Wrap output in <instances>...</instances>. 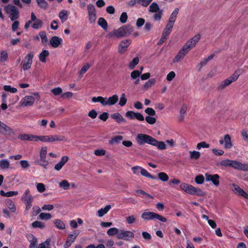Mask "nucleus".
<instances>
[{
	"mask_svg": "<svg viewBox=\"0 0 248 248\" xmlns=\"http://www.w3.org/2000/svg\"><path fill=\"white\" fill-rule=\"evenodd\" d=\"M59 18H60L62 23L64 22L67 20L68 16L67 12L66 11L62 10L59 13Z\"/></svg>",
	"mask_w": 248,
	"mask_h": 248,
	"instance_id": "nucleus-35",
	"label": "nucleus"
},
{
	"mask_svg": "<svg viewBox=\"0 0 248 248\" xmlns=\"http://www.w3.org/2000/svg\"><path fill=\"white\" fill-rule=\"evenodd\" d=\"M51 92L55 95H59L62 93V90L60 87H57L52 89Z\"/></svg>",
	"mask_w": 248,
	"mask_h": 248,
	"instance_id": "nucleus-61",
	"label": "nucleus"
},
{
	"mask_svg": "<svg viewBox=\"0 0 248 248\" xmlns=\"http://www.w3.org/2000/svg\"><path fill=\"white\" fill-rule=\"evenodd\" d=\"M49 55V51L47 50H43L39 55V59L42 62H46V58Z\"/></svg>",
	"mask_w": 248,
	"mask_h": 248,
	"instance_id": "nucleus-23",
	"label": "nucleus"
},
{
	"mask_svg": "<svg viewBox=\"0 0 248 248\" xmlns=\"http://www.w3.org/2000/svg\"><path fill=\"white\" fill-rule=\"evenodd\" d=\"M111 206L110 205H108L105 206L104 208H101L98 211V216L99 217H103L104 215L110 209Z\"/></svg>",
	"mask_w": 248,
	"mask_h": 248,
	"instance_id": "nucleus-32",
	"label": "nucleus"
},
{
	"mask_svg": "<svg viewBox=\"0 0 248 248\" xmlns=\"http://www.w3.org/2000/svg\"><path fill=\"white\" fill-rule=\"evenodd\" d=\"M141 217L143 219L145 220L157 219V220L163 222H166L167 221V219L165 217L157 213L152 212H143L141 214Z\"/></svg>",
	"mask_w": 248,
	"mask_h": 248,
	"instance_id": "nucleus-4",
	"label": "nucleus"
},
{
	"mask_svg": "<svg viewBox=\"0 0 248 248\" xmlns=\"http://www.w3.org/2000/svg\"><path fill=\"white\" fill-rule=\"evenodd\" d=\"M36 188L38 191L40 193L44 192L46 190L45 186L43 183L37 184Z\"/></svg>",
	"mask_w": 248,
	"mask_h": 248,
	"instance_id": "nucleus-62",
	"label": "nucleus"
},
{
	"mask_svg": "<svg viewBox=\"0 0 248 248\" xmlns=\"http://www.w3.org/2000/svg\"><path fill=\"white\" fill-rule=\"evenodd\" d=\"M163 10H160L159 11L157 12L154 15V19L155 20H160L163 15Z\"/></svg>",
	"mask_w": 248,
	"mask_h": 248,
	"instance_id": "nucleus-53",
	"label": "nucleus"
},
{
	"mask_svg": "<svg viewBox=\"0 0 248 248\" xmlns=\"http://www.w3.org/2000/svg\"><path fill=\"white\" fill-rule=\"evenodd\" d=\"M60 186L62 187L64 189L67 190L69 188L70 185L67 181L62 180L60 184Z\"/></svg>",
	"mask_w": 248,
	"mask_h": 248,
	"instance_id": "nucleus-52",
	"label": "nucleus"
},
{
	"mask_svg": "<svg viewBox=\"0 0 248 248\" xmlns=\"http://www.w3.org/2000/svg\"><path fill=\"white\" fill-rule=\"evenodd\" d=\"M7 12H10V17L11 21L18 18L19 13L17 7L12 5H8L5 7Z\"/></svg>",
	"mask_w": 248,
	"mask_h": 248,
	"instance_id": "nucleus-7",
	"label": "nucleus"
},
{
	"mask_svg": "<svg viewBox=\"0 0 248 248\" xmlns=\"http://www.w3.org/2000/svg\"><path fill=\"white\" fill-rule=\"evenodd\" d=\"M56 227L57 228L62 230L65 227L64 223L61 220L57 219L54 221Z\"/></svg>",
	"mask_w": 248,
	"mask_h": 248,
	"instance_id": "nucleus-37",
	"label": "nucleus"
},
{
	"mask_svg": "<svg viewBox=\"0 0 248 248\" xmlns=\"http://www.w3.org/2000/svg\"><path fill=\"white\" fill-rule=\"evenodd\" d=\"M8 56L7 52L5 50L1 51L0 52V61L1 62H4L8 60Z\"/></svg>",
	"mask_w": 248,
	"mask_h": 248,
	"instance_id": "nucleus-45",
	"label": "nucleus"
},
{
	"mask_svg": "<svg viewBox=\"0 0 248 248\" xmlns=\"http://www.w3.org/2000/svg\"><path fill=\"white\" fill-rule=\"evenodd\" d=\"M90 67V64L88 63H86L81 68L80 70L79 71V74L82 75L85 73L89 69Z\"/></svg>",
	"mask_w": 248,
	"mask_h": 248,
	"instance_id": "nucleus-59",
	"label": "nucleus"
},
{
	"mask_svg": "<svg viewBox=\"0 0 248 248\" xmlns=\"http://www.w3.org/2000/svg\"><path fill=\"white\" fill-rule=\"evenodd\" d=\"M97 24L101 27L104 30H107L108 27V24L106 19L103 17H100L97 21Z\"/></svg>",
	"mask_w": 248,
	"mask_h": 248,
	"instance_id": "nucleus-25",
	"label": "nucleus"
},
{
	"mask_svg": "<svg viewBox=\"0 0 248 248\" xmlns=\"http://www.w3.org/2000/svg\"><path fill=\"white\" fill-rule=\"evenodd\" d=\"M36 164L43 167L45 169L46 168V166L48 164V161L46 159V158H40V159L35 162Z\"/></svg>",
	"mask_w": 248,
	"mask_h": 248,
	"instance_id": "nucleus-29",
	"label": "nucleus"
},
{
	"mask_svg": "<svg viewBox=\"0 0 248 248\" xmlns=\"http://www.w3.org/2000/svg\"><path fill=\"white\" fill-rule=\"evenodd\" d=\"M48 136H36V141L40 140L44 142H48Z\"/></svg>",
	"mask_w": 248,
	"mask_h": 248,
	"instance_id": "nucleus-50",
	"label": "nucleus"
},
{
	"mask_svg": "<svg viewBox=\"0 0 248 248\" xmlns=\"http://www.w3.org/2000/svg\"><path fill=\"white\" fill-rule=\"evenodd\" d=\"M141 74V71L134 70L131 73V77L132 79H136L139 78Z\"/></svg>",
	"mask_w": 248,
	"mask_h": 248,
	"instance_id": "nucleus-54",
	"label": "nucleus"
},
{
	"mask_svg": "<svg viewBox=\"0 0 248 248\" xmlns=\"http://www.w3.org/2000/svg\"><path fill=\"white\" fill-rule=\"evenodd\" d=\"M28 240L30 242L29 248H36L37 239L33 235L30 234L27 236Z\"/></svg>",
	"mask_w": 248,
	"mask_h": 248,
	"instance_id": "nucleus-20",
	"label": "nucleus"
},
{
	"mask_svg": "<svg viewBox=\"0 0 248 248\" xmlns=\"http://www.w3.org/2000/svg\"><path fill=\"white\" fill-rule=\"evenodd\" d=\"M190 158L191 159H198L199 158L200 156V153L198 151H191L190 152Z\"/></svg>",
	"mask_w": 248,
	"mask_h": 248,
	"instance_id": "nucleus-49",
	"label": "nucleus"
},
{
	"mask_svg": "<svg viewBox=\"0 0 248 248\" xmlns=\"http://www.w3.org/2000/svg\"><path fill=\"white\" fill-rule=\"evenodd\" d=\"M21 200L22 202H26L27 201H33V197L31 194L30 190L29 188L26 189L21 198Z\"/></svg>",
	"mask_w": 248,
	"mask_h": 248,
	"instance_id": "nucleus-18",
	"label": "nucleus"
},
{
	"mask_svg": "<svg viewBox=\"0 0 248 248\" xmlns=\"http://www.w3.org/2000/svg\"><path fill=\"white\" fill-rule=\"evenodd\" d=\"M92 100L93 102H100L103 106H104L105 98L102 96L93 97Z\"/></svg>",
	"mask_w": 248,
	"mask_h": 248,
	"instance_id": "nucleus-46",
	"label": "nucleus"
},
{
	"mask_svg": "<svg viewBox=\"0 0 248 248\" xmlns=\"http://www.w3.org/2000/svg\"><path fill=\"white\" fill-rule=\"evenodd\" d=\"M242 72L243 70L242 69L236 70L231 76L225 79L220 83L217 87V90L218 91H221L226 87L229 86L232 82L237 80L240 75L242 74Z\"/></svg>",
	"mask_w": 248,
	"mask_h": 248,
	"instance_id": "nucleus-3",
	"label": "nucleus"
},
{
	"mask_svg": "<svg viewBox=\"0 0 248 248\" xmlns=\"http://www.w3.org/2000/svg\"><path fill=\"white\" fill-rule=\"evenodd\" d=\"M39 217L40 219L48 220L51 218L52 216L50 213H41L39 214Z\"/></svg>",
	"mask_w": 248,
	"mask_h": 248,
	"instance_id": "nucleus-43",
	"label": "nucleus"
},
{
	"mask_svg": "<svg viewBox=\"0 0 248 248\" xmlns=\"http://www.w3.org/2000/svg\"><path fill=\"white\" fill-rule=\"evenodd\" d=\"M178 13H179V9L177 8H175L173 10V11L172 12L171 14L170 15V16L169 17V19L168 22L167 23L169 24L172 25L173 26L174 23L175 21V20L177 18V16Z\"/></svg>",
	"mask_w": 248,
	"mask_h": 248,
	"instance_id": "nucleus-19",
	"label": "nucleus"
},
{
	"mask_svg": "<svg viewBox=\"0 0 248 248\" xmlns=\"http://www.w3.org/2000/svg\"><path fill=\"white\" fill-rule=\"evenodd\" d=\"M186 110V104H183L180 109V115L178 117V121L179 122H182L184 121Z\"/></svg>",
	"mask_w": 248,
	"mask_h": 248,
	"instance_id": "nucleus-21",
	"label": "nucleus"
},
{
	"mask_svg": "<svg viewBox=\"0 0 248 248\" xmlns=\"http://www.w3.org/2000/svg\"><path fill=\"white\" fill-rule=\"evenodd\" d=\"M119 230L116 228H111L107 231V234L109 236H114L119 233Z\"/></svg>",
	"mask_w": 248,
	"mask_h": 248,
	"instance_id": "nucleus-44",
	"label": "nucleus"
},
{
	"mask_svg": "<svg viewBox=\"0 0 248 248\" xmlns=\"http://www.w3.org/2000/svg\"><path fill=\"white\" fill-rule=\"evenodd\" d=\"M18 139L21 140L36 141V135L31 134H20L18 136Z\"/></svg>",
	"mask_w": 248,
	"mask_h": 248,
	"instance_id": "nucleus-14",
	"label": "nucleus"
},
{
	"mask_svg": "<svg viewBox=\"0 0 248 248\" xmlns=\"http://www.w3.org/2000/svg\"><path fill=\"white\" fill-rule=\"evenodd\" d=\"M40 37L41 38V41L42 43L44 45H46L48 41L46 35V32L45 31H41L39 33Z\"/></svg>",
	"mask_w": 248,
	"mask_h": 248,
	"instance_id": "nucleus-40",
	"label": "nucleus"
},
{
	"mask_svg": "<svg viewBox=\"0 0 248 248\" xmlns=\"http://www.w3.org/2000/svg\"><path fill=\"white\" fill-rule=\"evenodd\" d=\"M142 176H145L151 179L155 180L156 179V177L155 176L152 175L145 169L141 168V173Z\"/></svg>",
	"mask_w": 248,
	"mask_h": 248,
	"instance_id": "nucleus-33",
	"label": "nucleus"
},
{
	"mask_svg": "<svg viewBox=\"0 0 248 248\" xmlns=\"http://www.w3.org/2000/svg\"><path fill=\"white\" fill-rule=\"evenodd\" d=\"M10 167L9 162L6 159H2L0 160V167L2 169H7Z\"/></svg>",
	"mask_w": 248,
	"mask_h": 248,
	"instance_id": "nucleus-38",
	"label": "nucleus"
},
{
	"mask_svg": "<svg viewBox=\"0 0 248 248\" xmlns=\"http://www.w3.org/2000/svg\"><path fill=\"white\" fill-rule=\"evenodd\" d=\"M3 89L6 92H10L11 93H16L17 92L16 88L12 87L10 85H4Z\"/></svg>",
	"mask_w": 248,
	"mask_h": 248,
	"instance_id": "nucleus-47",
	"label": "nucleus"
},
{
	"mask_svg": "<svg viewBox=\"0 0 248 248\" xmlns=\"http://www.w3.org/2000/svg\"><path fill=\"white\" fill-rule=\"evenodd\" d=\"M156 82V80L155 78H151L149 79L144 84L142 89L143 90H147L152 86L154 85Z\"/></svg>",
	"mask_w": 248,
	"mask_h": 248,
	"instance_id": "nucleus-26",
	"label": "nucleus"
},
{
	"mask_svg": "<svg viewBox=\"0 0 248 248\" xmlns=\"http://www.w3.org/2000/svg\"><path fill=\"white\" fill-rule=\"evenodd\" d=\"M146 122L150 124H154L156 123V120L155 118L147 116L145 118Z\"/></svg>",
	"mask_w": 248,
	"mask_h": 248,
	"instance_id": "nucleus-55",
	"label": "nucleus"
},
{
	"mask_svg": "<svg viewBox=\"0 0 248 248\" xmlns=\"http://www.w3.org/2000/svg\"><path fill=\"white\" fill-rule=\"evenodd\" d=\"M43 24V23L42 21L38 19L34 21V23L31 25V26L33 29L38 30L42 27Z\"/></svg>",
	"mask_w": 248,
	"mask_h": 248,
	"instance_id": "nucleus-34",
	"label": "nucleus"
},
{
	"mask_svg": "<svg viewBox=\"0 0 248 248\" xmlns=\"http://www.w3.org/2000/svg\"><path fill=\"white\" fill-rule=\"evenodd\" d=\"M87 10L88 11V15L96 14L95 9L92 4H89L87 6Z\"/></svg>",
	"mask_w": 248,
	"mask_h": 248,
	"instance_id": "nucleus-48",
	"label": "nucleus"
},
{
	"mask_svg": "<svg viewBox=\"0 0 248 248\" xmlns=\"http://www.w3.org/2000/svg\"><path fill=\"white\" fill-rule=\"evenodd\" d=\"M33 56V52L32 51H30L25 57L23 61V64L22 66V69L24 71L28 70L31 67Z\"/></svg>",
	"mask_w": 248,
	"mask_h": 248,
	"instance_id": "nucleus-6",
	"label": "nucleus"
},
{
	"mask_svg": "<svg viewBox=\"0 0 248 248\" xmlns=\"http://www.w3.org/2000/svg\"><path fill=\"white\" fill-rule=\"evenodd\" d=\"M204 178L202 175H197L195 178V182L198 184H202L204 182Z\"/></svg>",
	"mask_w": 248,
	"mask_h": 248,
	"instance_id": "nucleus-58",
	"label": "nucleus"
},
{
	"mask_svg": "<svg viewBox=\"0 0 248 248\" xmlns=\"http://www.w3.org/2000/svg\"><path fill=\"white\" fill-rule=\"evenodd\" d=\"M205 180L207 182L211 181L216 186L219 185L220 176L218 174H211L205 173Z\"/></svg>",
	"mask_w": 248,
	"mask_h": 248,
	"instance_id": "nucleus-8",
	"label": "nucleus"
},
{
	"mask_svg": "<svg viewBox=\"0 0 248 248\" xmlns=\"http://www.w3.org/2000/svg\"><path fill=\"white\" fill-rule=\"evenodd\" d=\"M138 143L140 145H144L145 143L157 147L159 150H165L166 145L164 142L162 141H158L152 136L145 134H138L136 138Z\"/></svg>",
	"mask_w": 248,
	"mask_h": 248,
	"instance_id": "nucleus-1",
	"label": "nucleus"
},
{
	"mask_svg": "<svg viewBox=\"0 0 248 248\" xmlns=\"http://www.w3.org/2000/svg\"><path fill=\"white\" fill-rule=\"evenodd\" d=\"M173 26L171 24H167L165 29H164L162 34L168 37L170 34Z\"/></svg>",
	"mask_w": 248,
	"mask_h": 248,
	"instance_id": "nucleus-28",
	"label": "nucleus"
},
{
	"mask_svg": "<svg viewBox=\"0 0 248 248\" xmlns=\"http://www.w3.org/2000/svg\"><path fill=\"white\" fill-rule=\"evenodd\" d=\"M127 102V99L125 97V95L124 93H123L120 97V101L119 102V105L121 106H124Z\"/></svg>",
	"mask_w": 248,
	"mask_h": 248,
	"instance_id": "nucleus-51",
	"label": "nucleus"
},
{
	"mask_svg": "<svg viewBox=\"0 0 248 248\" xmlns=\"http://www.w3.org/2000/svg\"><path fill=\"white\" fill-rule=\"evenodd\" d=\"M139 59L138 57L134 58L133 60L130 62L129 64V69L132 70L133 69L135 66L139 63Z\"/></svg>",
	"mask_w": 248,
	"mask_h": 248,
	"instance_id": "nucleus-42",
	"label": "nucleus"
},
{
	"mask_svg": "<svg viewBox=\"0 0 248 248\" xmlns=\"http://www.w3.org/2000/svg\"><path fill=\"white\" fill-rule=\"evenodd\" d=\"M145 112L150 116H153L155 115V110L152 108H147L145 109Z\"/></svg>",
	"mask_w": 248,
	"mask_h": 248,
	"instance_id": "nucleus-60",
	"label": "nucleus"
},
{
	"mask_svg": "<svg viewBox=\"0 0 248 248\" xmlns=\"http://www.w3.org/2000/svg\"><path fill=\"white\" fill-rule=\"evenodd\" d=\"M231 167L233 168L243 171H248V164H243L236 160H231Z\"/></svg>",
	"mask_w": 248,
	"mask_h": 248,
	"instance_id": "nucleus-9",
	"label": "nucleus"
},
{
	"mask_svg": "<svg viewBox=\"0 0 248 248\" xmlns=\"http://www.w3.org/2000/svg\"><path fill=\"white\" fill-rule=\"evenodd\" d=\"M134 234L133 232L129 231H122L119 232L117 235V238L118 239H124L125 240H128L129 238H133Z\"/></svg>",
	"mask_w": 248,
	"mask_h": 248,
	"instance_id": "nucleus-12",
	"label": "nucleus"
},
{
	"mask_svg": "<svg viewBox=\"0 0 248 248\" xmlns=\"http://www.w3.org/2000/svg\"><path fill=\"white\" fill-rule=\"evenodd\" d=\"M224 147L226 149H230L232 146V144L231 141V137L229 134H226L224 136Z\"/></svg>",
	"mask_w": 248,
	"mask_h": 248,
	"instance_id": "nucleus-22",
	"label": "nucleus"
},
{
	"mask_svg": "<svg viewBox=\"0 0 248 248\" xmlns=\"http://www.w3.org/2000/svg\"><path fill=\"white\" fill-rule=\"evenodd\" d=\"M187 53L188 52H186V50H185V49L182 47V48L179 51L177 55L173 59V62L174 63L179 62L182 59H183Z\"/></svg>",
	"mask_w": 248,
	"mask_h": 248,
	"instance_id": "nucleus-15",
	"label": "nucleus"
},
{
	"mask_svg": "<svg viewBox=\"0 0 248 248\" xmlns=\"http://www.w3.org/2000/svg\"><path fill=\"white\" fill-rule=\"evenodd\" d=\"M62 39L58 36H55L51 37L49 40V44L54 48H57L62 43Z\"/></svg>",
	"mask_w": 248,
	"mask_h": 248,
	"instance_id": "nucleus-16",
	"label": "nucleus"
},
{
	"mask_svg": "<svg viewBox=\"0 0 248 248\" xmlns=\"http://www.w3.org/2000/svg\"><path fill=\"white\" fill-rule=\"evenodd\" d=\"M111 118L115 120L118 123L125 122V120L119 113H115L111 115Z\"/></svg>",
	"mask_w": 248,
	"mask_h": 248,
	"instance_id": "nucleus-24",
	"label": "nucleus"
},
{
	"mask_svg": "<svg viewBox=\"0 0 248 248\" xmlns=\"http://www.w3.org/2000/svg\"><path fill=\"white\" fill-rule=\"evenodd\" d=\"M141 167L136 166L132 168L133 172L136 175H139L141 173Z\"/></svg>",
	"mask_w": 248,
	"mask_h": 248,
	"instance_id": "nucleus-63",
	"label": "nucleus"
},
{
	"mask_svg": "<svg viewBox=\"0 0 248 248\" xmlns=\"http://www.w3.org/2000/svg\"><path fill=\"white\" fill-rule=\"evenodd\" d=\"M134 30L133 26L130 24L123 25L118 29L114 30L112 32H109L108 36L109 38L113 37L120 38L132 34Z\"/></svg>",
	"mask_w": 248,
	"mask_h": 248,
	"instance_id": "nucleus-2",
	"label": "nucleus"
},
{
	"mask_svg": "<svg viewBox=\"0 0 248 248\" xmlns=\"http://www.w3.org/2000/svg\"><path fill=\"white\" fill-rule=\"evenodd\" d=\"M31 226L33 228H40L42 229L45 228V224L44 223H43L39 221H35L33 222L31 224Z\"/></svg>",
	"mask_w": 248,
	"mask_h": 248,
	"instance_id": "nucleus-36",
	"label": "nucleus"
},
{
	"mask_svg": "<svg viewBox=\"0 0 248 248\" xmlns=\"http://www.w3.org/2000/svg\"><path fill=\"white\" fill-rule=\"evenodd\" d=\"M131 41L130 39L122 40L118 46V52L121 54L124 53L127 50L128 47L130 45Z\"/></svg>",
	"mask_w": 248,
	"mask_h": 248,
	"instance_id": "nucleus-10",
	"label": "nucleus"
},
{
	"mask_svg": "<svg viewBox=\"0 0 248 248\" xmlns=\"http://www.w3.org/2000/svg\"><path fill=\"white\" fill-rule=\"evenodd\" d=\"M38 6L41 9H46L47 7V3L45 0H36Z\"/></svg>",
	"mask_w": 248,
	"mask_h": 248,
	"instance_id": "nucleus-39",
	"label": "nucleus"
},
{
	"mask_svg": "<svg viewBox=\"0 0 248 248\" xmlns=\"http://www.w3.org/2000/svg\"><path fill=\"white\" fill-rule=\"evenodd\" d=\"M128 18V16L126 12H123L120 17V21L122 23H125L126 22Z\"/></svg>",
	"mask_w": 248,
	"mask_h": 248,
	"instance_id": "nucleus-56",
	"label": "nucleus"
},
{
	"mask_svg": "<svg viewBox=\"0 0 248 248\" xmlns=\"http://www.w3.org/2000/svg\"><path fill=\"white\" fill-rule=\"evenodd\" d=\"M160 10L158 4L155 2L152 3L149 6L148 11L151 13H156Z\"/></svg>",
	"mask_w": 248,
	"mask_h": 248,
	"instance_id": "nucleus-30",
	"label": "nucleus"
},
{
	"mask_svg": "<svg viewBox=\"0 0 248 248\" xmlns=\"http://www.w3.org/2000/svg\"><path fill=\"white\" fill-rule=\"evenodd\" d=\"M107 97L105 98L104 106H111L116 103L118 100V96L117 94H114L112 96L109 97L107 100Z\"/></svg>",
	"mask_w": 248,
	"mask_h": 248,
	"instance_id": "nucleus-17",
	"label": "nucleus"
},
{
	"mask_svg": "<svg viewBox=\"0 0 248 248\" xmlns=\"http://www.w3.org/2000/svg\"><path fill=\"white\" fill-rule=\"evenodd\" d=\"M123 139V137L122 136H116L112 138L109 140V143L111 145H113L114 144L119 143Z\"/></svg>",
	"mask_w": 248,
	"mask_h": 248,
	"instance_id": "nucleus-31",
	"label": "nucleus"
},
{
	"mask_svg": "<svg viewBox=\"0 0 248 248\" xmlns=\"http://www.w3.org/2000/svg\"><path fill=\"white\" fill-rule=\"evenodd\" d=\"M6 204L12 212H16V208L15 204L11 199H7L6 201Z\"/></svg>",
	"mask_w": 248,
	"mask_h": 248,
	"instance_id": "nucleus-27",
	"label": "nucleus"
},
{
	"mask_svg": "<svg viewBox=\"0 0 248 248\" xmlns=\"http://www.w3.org/2000/svg\"><path fill=\"white\" fill-rule=\"evenodd\" d=\"M158 177L159 180L163 182H166L169 180V176L167 173L161 172L158 173Z\"/></svg>",
	"mask_w": 248,
	"mask_h": 248,
	"instance_id": "nucleus-41",
	"label": "nucleus"
},
{
	"mask_svg": "<svg viewBox=\"0 0 248 248\" xmlns=\"http://www.w3.org/2000/svg\"><path fill=\"white\" fill-rule=\"evenodd\" d=\"M136 112L133 111H128L126 112L125 116L130 120H133L135 118Z\"/></svg>",
	"mask_w": 248,
	"mask_h": 248,
	"instance_id": "nucleus-57",
	"label": "nucleus"
},
{
	"mask_svg": "<svg viewBox=\"0 0 248 248\" xmlns=\"http://www.w3.org/2000/svg\"><path fill=\"white\" fill-rule=\"evenodd\" d=\"M201 38V35L197 34L192 38L189 40L183 47L186 50V52H189L193 47H194Z\"/></svg>",
	"mask_w": 248,
	"mask_h": 248,
	"instance_id": "nucleus-5",
	"label": "nucleus"
},
{
	"mask_svg": "<svg viewBox=\"0 0 248 248\" xmlns=\"http://www.w3.org/2000/svg\"><path fill=\"white\" fill-rule=\"evenodd\" d=\"M47 154V147H43L41 148L40 151V158H46Z\"/></svg>",
	"mask_w": 248,
	"mask_h": 248,
	"instance_id": "nucleus-64",
	"label": "nucleus"
},
{
	"mask_svg": "<svg viewBox=\"0 0 248 248\" xmlns=\"http://www.w3.org/2000/svg\"><path fill=\"white\" fill-rule=\"evenodd\" d=\"M35 102V98L30 95L25 96L21 101L23 106H32Z\"/></svg>",
	"mask_w": 248,
	"mask_h": 248,
	"instance_id": "nucleus-13",
	"label": "nucleus"
},
{
	"mask_svg": "<svg viewBox=\"0 0 248 248\" xmlns=\"http://www.w3.org/2000/svg\"><path fill=\"white\" fill-rule=\"evenodd\" d=\"M0 134L11 136L14 134V132L9 126L0 121Z\"/></svg>",
	"mask_w": 248,
	"mask_h": 248,
	"instance_id": "nucleus-11",
	"label": "nucleus"
}]
</instances>
